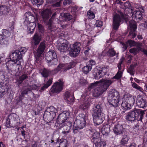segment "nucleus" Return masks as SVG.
<instances>
[{"instance_id": "nucleus-1", "label": "nucleus", "mask_w": 147, "mask_h": 147, "mask_svg": "<svg viewBox=\"0 0 147 147\" xmlns=\"http://www.w3.org/2000/svg\"><path fill=\"white\" fill-rule=\"evenodd\" d=\"M102 109L100 105H97L91 110L94 122L97 125L102 123L105 119V114L102 112Z\"/></svg>"}, {"instance_id": "nucleus-2", "label": "nucleus", "mask_w": 147, "mask_h": 147, "mask_svg": "<svg viewBox=\"0 0 147 147\" xmlns=\"http://www.w3.org/2000/svg\"><path fill=\"white\" fill-rule=\"evenodd\" d=\"M144 114V111L140 109H135L127 114L125 119L127 121H134L135 120L138 121H142Z\"/></svg>"}, {"instance_id": "nucleus-3", "label": "nucleus", "mask_w": 147, "mask_h": 147, "mask_svg": "<svg viewBox=\"0 0 147 147\" xmlns=\"http://www.w3.org/2000/svg\"><path fill=\"white\" fill-rule=\"evenodd\" d=\"M96 82L100 83V86L95 90L94 94L95 96L98 97L107 90L113 82V81L111 79H102Z\"/></svg>"}, {"instance_id": "nucleus-4", "label": "nucleus", "mask_w": 147, "mask_h": 147, "mask_svg": "<svg viewBox=\"0 0 147 147\" xmlns=\"http://www.w3.org/2000/svg\"><path fill=\"white\" fill-rule=\"evenodd\" d=\"M119 94L117 91L113 89L109 92L107 98L108 101L114 107H117L119 105Z\"/></svg>"}, {"instance_id": "nucleus-5", "label": "nucleus", "mask_w": 147, "mask_h": 147, "mask_svg": "<svg viewBox=\"0 0 147 147\" xmlns=\"http://www.w3.org/2000/svg\"><path fill=\"white\" fill-rule=\"evenodd\" d=\"M19 124L18 116L15 113L11 114L6 118L5 126L8 128L15 127Z\"/></svg>"}, {"instance_id": "nucleus-6", "label": "nucleus", "mask_w": 147, "mask_h": 147, "mask_svg": "<svg viewBox=\"0 0 147 147\" xmlns=\"http://www.w3.org/2000/svg\"><path fill=\"white\" fill-rule=\"evenodd\" d=\"M64 82L62 80L60 79L55 82L52 86L49 91V94L52 95L54 94H58L63 90Z\"/></svg>"}, {"instance_id": "nucleus-7", "label": "nucleus", "mask_w": 147, "mask_h": 147, "mask_svg": "<svg viewBox=\"0 0 147 147\" xmlns=\"http://www.w3.org/2000/svg\"><path fill=\"white\" fill-rule=\"evenodd\" d=\"M45 59L49 66L56 65L58 62L56 53L54 51H49L45 55Z\"/></svg>"}, {"instance_id": "nucleus-8", "label": "nucleus", "mask_w": 147, "mask_h": 147, "mask_svg": "<svg viewBox=\"0 0 147 147\" xmlns=\"http://www.w3.org/2000/svg\"><path fill=\"white\" fill-rule=\"evenodd\" d=\"M27 50V49L25 47H21L18 50L12 51L11 52L12 53L11 57L13 58H15L16 57L18 59V64H19L20 62H23V55L26 52Z\"/></svg>"}, {"instance_id": "nucleus-9", "label": "nucleus", "mask_w": 147, "mask_h": 147, "mask_svg": "<svg viewBox=\"0 0 147 147\" xmlns=\"http://www.w3.org/2000/svg\"><path fill=\"white\" fill-rule=\"evenodd\" d=\"M120 16L117 14H115L113 18V27L114 30L118 29L121 21L125 20L126 21V17L123 13H121Z\"/></svg>"}, {"instance_id": "nucleus-10", "label": "nucleus", "mask_w": 147, "mask_h": 147, "mask_svg": "<svg viewBox=\"0 0 147 147\" xmlns=\"http://www.w3.org/2000/svg\"><path fill=\"white\" fill-rule=\"evenodd\" d=\"M25 19V23L29 24L32 25V28H30L32 30H34L36 26V24L34 22L37 20V18L35 17L33 14H32L30 12H26L24 15Z\"/></svg>"}, {"instance_id": "nucleus-11", "label": "nucleus", "mask_w": 147, "mask_h": 147, "mask_svg": "<svg viewBox=\"0 0 147 147\" xmlns=\"http://www.w3.org/2000/svg\"><path fill=\"white\" fill-rule=\"evenodd\" d=\"M86 117L83 114L80 115L79 118L75 120L73 127L80 129H83L85 125Z\"/></svg>"}, {"instance_id": "nucleus-12", "label": "nucleus", "mask_w": 147, "mask_h": 147, "mask_svg": "<svg viewBox=\"0 0 147 147\" xmlns=\"http://www.w3.org/2000/svg\"><path fill=\"white\" fill-rule=\"evenodd\" d=\"M81 44L78 42H76L72 45L69 52V55L72 57L77 56L80 51Z\"/></svg>"}, {"instance_id": "nucleus-13", "label": "nucleus", "mask_w": 147, "mask_h": 147, "mask_svg": "<svg viewBox=\"0 0 147 147\" xmlns=\"http://www.w3.org/2000/svg\"><path fill=\"white\" fill-rule=\"evenodd\" d=\"M11 34L9 30L3 29L2 30V34L0 35V38L1 39V42L5 45L8 44L10 39Z\"/></svg>"}, {"instance_id": "nucleus-14", "label": "nucleus", "mask_w": 147, "mask_h": 147, "mask_svg": "<svg viewBox=\"0 0 147 147\" xmlns=\"http://www.w3.org/2000/svg\"><path fill=\"white\" fill-rule=\"evenodd\" d=\"M130 32L129 34V36L131 38H134L136 36L137 33L136 29L137 25L136 22L133 20H131L129 22Z\"/></svg>"}, {"instance_id": "nucleus-15", "label": "nucleus", "mask_w": 147, "mask_h": 147, "mask_svg": "<svg viewBox=\"0 0 147 147\" xmlns=\"http://www.w3.org/2000/svg\"><path fill=\"white\" fill-rule=\"evenodd\" d=\"M144 12V8L143 6H141L138 8L137 10L133 12L131 11L132 18L135 19H142L143 18V13Z\"/></svg>"}, {"instance_id": "nucleus-16", "label": "nucleus", "mask_w": 147, "mask_h": 147, "mask_svg": "<svg viewBox=\"0 0 147 147\" xmlns=\"http://www.w3.org/2000/svg\"><path fill=\"white\" fill-rule=\"evenodd\" d=\"M11 54L12 53L10 52L9 54V57H10L11 60L8 61L6 63L7 68L9 72L11 70L14 64H16L17 65H20L21 63H22V62H20L19 64H18V58L16 57L15 58H12L11 57Z\"/></svg>"}, {"instance_id": "nucleus-17", "label": "nucleus", "mask_w": 147, "mask_h": 147, "mask_svg": "<svg viewBox=\"0 0 147 147\" xmlns=\"http://www.w3.org/2000/svg\"><path fill=\"white\" fill-rule=\"evenodd\" d=\"M69 114V112L67 111H64L58 116L57 118L58 121L59 123L62 124L64 123L68 117Z\"/></svg>"}, {"instance_id": "nucleus-18", "label": "nucleus", "mask_w": 147, "mask_h": 147, "mask_svg": "<svg viewBox=\"0 0 147 147\" xmlns=\"http://www.w3.org/2000/svg\"><path fill=\"white\" fill-rule=\"evenodd\" d=\"M72 67V65L71 63L66 64L60 63L54 71H55V73H57L61 69H64V71H66L67 70L70 69Z\"/></svg>"}, {"instance_id": "nucleus-19", "label": "nucleus", "mask_w": 147, "mask_h": 147, "mask_svg": "<svg viewBox=\"0 0 147 147\" xmlns=\"http://www.w3.org/2000/svg\"><path fill=\"white\" fill-rule=\"evenodd\" d=\"M107 55L108 57L107 59L108 60L111 62L114 60V59L112 57L116 55L117 57H118V53H117L114 50L113 48H110L109 50L106 52Z\"/></svg>"}, {"instance_id": "nucleus-20", "label": "nucleus", "mask_w": 147, "mask_h": 147, "mask_svg": "<svg viewBox=\"0 0 147 147\" xmlns=\"http://www.w3.org/2000/svg\"><path fill=\"white\" fill-rule=\"evenodd\" d=\"M63 43L58 46V49L61 52H65L68 50L69 46L68 45L66 40L63 39Z\"/></svg>"}, {"instance_id": "nucleus-21", "label": "nucleus", "mask_w": 147, "mask_h": 147, "mask_svg": "<svg viewBox=\"0 0 147 147\" xmlns=\"http://www.w3.org/2000/svg\"><path fill=\"white\" fill-rule=\"evenodd\" d=\"M136 104L139 107L144 108L147 105V102L140 96H138L136 100Z\"/></svg>"}, {"instance_id": "nucleus-22", "label": "nucleus", "mask_w": 147, "mask_h": 147, "mask_svg": "<svg viewBox=\"0 0 147 147\" xmlns=\"http://www.w3.org/2000/svg\"><path fill=\"white\" fill-rule=\"evenodd\" d=\"M107 72V69L105 67H102L96 73L95 76V79L98 80L103 77L106 74Z\"/></svg>"}, {"instance_id": "nucleus-23", "label": "nucleus", "mask_w": 147, "mask_h": 147, "mask_svg": "<svg viewBox=\"0 0 147 147\" xmlns=\"http://www.w3.org/2000/svg\"><path fill=\"white\" fill-rule=\"evenodd\" d=\"M52 13L51 11L49 9H45L42 11L41 14L45 22H47Z\"/></svg>"}, {"instance_id": "nucleus-24", "label": "nucleus", "mask_w": 147, "mask_h": 147, "mask_svg": "<svg viewBox=\"0 0 147 147\" xmlns=\"http://www.w3.org/2000/svg\"><path fill=\"white\" fill-rule=\"evenodd\" d=\"M57 111L56 109L53 106H51L47 108L45 111L44 115L45 116L47 115H52L53 116L55 115V113Z\"/></svg>"}, {"instance_id": "nucleus-25", "label": "nucleus", "mask_w": 147, "mask_h": 147, "mask_svg": "<svg viewBox=\"0 0 147 147\" xmlns=\"http://www.w3.org/2000/svg\"><path fill=\"white\" fill-rule=\"evenodd\" d=\"M46 47V44L45 41L41 42L37 50V54L38 57H40L44 52Z\"/></svg>"}, {"instance_id": "nucleus-26", "label": "nucleus", "mask_w": 147, "mask_h": 147, "mask_svg": "<svg viewBox=\"0 0 147 147\" xmlns=\"http://www.w3.org/2000/svg\"><path fill=\"white\" fill-rule=\"evenodd\" d=\"M72 16L68 13H62L59 16V20L61 22L64 21H67L71 20Z\"/></svg>"}, {"instance_id": "nucleus-27", "label": "nucleus", "mask_w": 147, "mask_h": 147, "mask_svg": "<svg viewBox=\"0 0 147 147\" xmlns=\"http://www.w3.org/2000/svg\"><path fill=\"white\" fill-rule=\"evenodd\" d=\"M123 99L127 102L132 106L133 105L135 102L134 97L129 94L125 95Z\"/></svg>"}, {"instance_id": "nucleus-28", "label": "nucleus", "mask_w": 147, "mask_h": 147, "mask_svg": "<svg viewBox=\"0 0 147 147\" xmlns=\"http://www.w3.org/2000/svg\"><path fill=\"white\" fill-rule=\"evenodd\" d=\"M64 98L66 100L67 102H73L74 101V98L72 95H71L69 91H67L65 92L64 95Z\"/></svg>"}, {"instance_id": "nucleus-29", "label": "nucleus", "mask_w": 147, "mask_h": 147, "mask_svg": "<svg viewBox=\"0 0 147 147\" xmlns=\"http://www.w3.org/2000/svg\"><path fill=\"white\" fill-rule=\"evenodd\" d=\"M113 131L116 135H119L123 133V129L121 125L118 124L114 126Z\"/></svg>"}, {"instance_id": "nucleus-30", "label": "nucleus", "mask_w": 147, "mask_h": 147, "mask_svg": "<svg viewBox=\"0 0 147 147\" xmlns=\"http://www.w3.org/2000/svg\"><path fill=\"white\" fill-rule=\"evenodd\" d=\"M72 126L71 123V122H67L65 124V125L63 126V130L62 133L64 134H68L71 129Z\"/></svg>"}, {"instance_id": "nucleus-31", "label": "nucleus", "mask_w": 147, "mask_h": 147, "mask_svg": "<svg viewBox=\"0 0 147 147\" xmlns=\"http://www.w3.org/2000/svg\"><path fill=\"white\" fill-rule=\"evenodd\" d=\"M32 38V43L35 45H37L39 43L41 39L40 36L36 33L35 34Z\"/></svg>"}, {"instance_id": "nucleus-32", "label": "nucleus", "mask_w": 147, "mask_h": 147, "mask_svg": "<svg viewBox=\"0 0 147 147\" xmlns=\"http://www.w3.org/2000/svg\"><path fill=\"white\" fill-rule=\"evenodd\" d=\"M58 12H55L53 13L51 18H50L49 22L47 23V24L48 26V29L50 30L51 31L55 30V29H53L54 28L53 27V25L52 24V19H54L55 18L56 15L57 14Z\"/></svg>"}, {"instance_id": "nucleus-33", "label": "nucleus", "mask_w": 147, "mask_h": 147, "mask_svg": "<svg viewBox=\"0 0 147 147\" xmlns=\"http://www.w3.org/2000/svg\"><path fill=\"white\" fill-rule=\"evenodd\" d=\"M100 140V139L99 137V134L98 132H96L93 134L92 141L95 145H96L97 143Z\"/></svg>"}, {"instance_id": "nucleus-34", "label": "nucleus", "mask_w": 147, "mask_h": 147, "mask_svg": "<svg viewBox=\"0 0 147 147\" xmlns=\"http://www.w3.org/2000/svg\"><path fill=\"white\" fill-rule=\"evenodd\" d=\"M121 106L123 109L125 111L130 109L132 106L130 104L123 99L121 104Z\"/></svg>"}, {"instance_id": "nucleus-35", "label": "nucleus", "mask_w": 147, "mask_h": 147, "mask_svg": "<svg viewBox=\"0 0 147 147\" xmlns=\"http://www.w3.org/2000/svg\"><path fill=\"white\" fill-rule=\"evenodd\" d=\"M60 142L59 147H67L68 141L65 139H62L60 140L57 139V140L56 144Z\"/></svg>"}, {"instance_id": "nucleus-36", "label": "nucleus", "mask_w": 147, "mask_h": 147, "mask_svg": "<svg viewBox=\"0 0 147 147\" xmlns=\"http://www.w3.org/2000/svg\"><path fill=\"white\" fill-rule=\"evenodd\" d=\"M110 131V126L108 125H104L101 129V132L103 135L108 134Z\"/></svg>"}, {"instance_id": "nucleus-37", "label": "nucleus", "mask_w": 147, "mask_h": 147, "mask_svg": "<svg viewBox=\"0 0 147 147\" xmlns=\"http://www.w3.org/2000/svg\"><path fill=\"white\" fill-rule=\"evenodd\" d=\"M91 102L90 99H87L82 105L81 108L83 110L87 109L89 107Z\"/></svg>"}, {"instance_id": "nucleus-38", "label": "nucleus", "mask_w": 147, "mask_h": 147, "mask_svg": "<svg viewBox=\"0 0 147 147\" xmlns=\"http://www.w3.org/2000/svg\"><path fill=\"white\" fill-rule=\"evenodd\" d=\"M131 86L133 88L138 90L142 93H144V90L143 88L135 82H131Z\"/></svg>"}, {"instance_id": "nucleus-39", "label": "nucleus", "mask_w": 147, "mask_h": 147, "mask_svg": "<svg viewBox=\"0 0 147 147\" xmlns=\"http://www.w3.org/2000/svg\"><path fill=\"white\" fill-rule=\"evenodd\" d=\"M52 78H51L47 82L46 84H44L43 86L42 87L41 90L42 91L44 90L51 85L52 84Z\"/></svg>"}, {"instance_id": "nucleus-40", "label": "nucleus", "mask_w": 147, "mask_h": 147, "mask_svg": "<svg viewBox=\"0 0 147 147\" xmlns=\"http://www.w3.org/2000/svg\"><path fill=\"white\" fill-rule=\"evenodd\" d=\"M7 7L5 5L0 6V14L2 15L8 12Z\"/></svg>"}, {"instance_id": "nucleus-41", "label": "nucleus", "mask_w": 147, "mask_h": 147, "mask_svg": "<svg viewBox=\"0 0 147 147\" xmlns=\"http://www.w3.org/2000/svg\"><path fill=\"white\" fill-rule=\"evenodd\" d=\"M92 68V67L89 64L87 65L86 66L83 68V71L85 74H87L91 71Z\"/></svg>"}, {"instance_id": "nucleus-42", "label": "nucleus", "mask_w": 147, "mask_h": 147, "mask_svg": "<svg viewBox=\"0 0 147 147\" xmlns=\"http://www.w3.org/2000/svg\"><path fill=\"white\" fill-rule=\"evenodd\" d=\"M33 5H37V7L41 5L43 3V0H31Z\"/></svg>"}, {"instance_id": "nucleus-43", "label": "nucleus", "mask_w": 147, "mask_h": 147, "mask_svg": "<svg viewBox=\"0 0 147 147\" xmlns=\"http://www.w3.org/2000/svg\"><path fill=\"white\" fill-rule=\"evenodd\" d=\"M129 139V138L127 135L124 136L121 140V144L123 145L127 144Z\"/></svg>"}, {"instance_id": "nucleus-44", "label": "nucleus", "mask_w": 147, "mask_h": 147, "mask_svg": "<svg viewBox=\"0 0 147 147\" xmlns=\"http://www.w3.org/2000/svg\"><path fill=\"white\" fill-rule=\"evenodd\" d=\"M97 145H95L97 147H106V144L105 141H100V140L97 142Z\"/></svg>"}, {"instance_id": "nucleus-45", "label": "nucleus", "mask_w": 147, "mask_h": 147, "mask_svg": "<svg viewBox=\"0 0 147 147\" xmlns=\"http://www.w3.org/2000/svg\"><path fill=\"white\" fill-rule=\"evenodd\" d=\"M123 74L122 71H118L116 75L113 77V79L117 80L119 79L122 77Z\"/></svg>"}, {"instance_id": "nucleus-46", "label": "nucleus", "mask_w": 147, "mask_h": 147, "mask_svg": "<svg viewBox=\"0 0 147 147\" xmlns=\"http://www.w3.org/2000/svg\"><path fill=\"white\" fill-rule=\"evenodd\" d=\"M50 73V71L45 69H44L42 73V75L44 77H47Z\"/></svg>"}, {"instance_id": "nucleus-47", "label": "nucleus", "mask_w": 147, "mask_h": 147, "mask_svg": "<svg viewBox=\"0 0 147 147\" xmlns=\"http://www.w3.org/2000/svg\"><path fill=\"white\" fill-rule=\"evenodd\" d=\"M142 43L140 42H137L135 43V46H136L137 47V48L138 50V51H140L143 52V50H144V49H142L141 47L142 45Z\"/></svg>"}, {"instance_id": "nucleus-48", "label": "nucleus", "mask_w": 147, "mask_h": 147, "mask_svg": "<svg viewBox=\"0 0 147 147\" xmlns=\"http://www.w3.org/2000/svg\"><path fill=\"white\" fill-rule=\"evenodd\" d=\"M87 14L88 16L89 19H93L95 17L94 13L91 11H88L87 12Z\"/></svg>"}, {"instance_id": "nucleus-49", "label": "nucleus", "mask_w": 147, "mask_h": 147, "mask_svg": "<svg viewBox=\"0 0 147 147\" xmlns=\"http://www.w3.org/2000/svg\"><path fill=\"white\" fill-rule=\"evenodd\" d=\"M28 76L25 74L21 76L19 78V82L21 83L23 81L27 78Z\"/></svg>"}, {"instance_id": "nucleus-50", "label": "nucleus", "mask_w": 147, "mask_h": 147, "mask_svg": "<svg viewBox=\"0 0 147 147\" xmlns=\"http://www.w3.org/2000/svg\"><path fill=\"white\" fill-rule=\"evenodd\" d=\"M139 51H138V49L135 48L131 49L129 50V51L130 53H133L134 55L136 54Z\"/></svg>"}, {"instance_id": "nucleus-51", "label": "nucleus", "mask_w": 147, "mask_h": 147, "mask_svg": "<svg viewBox=\"0 0 147 147\" xmlns=\"http://www.w3.org/2000/svg\"><path fill=\"white\" fill-rule=\"evenodd\" d=\"M103 25V22L102 21L100 20H97L96 22V23L95 24V26L96 27H100Z\"/></svg>"}, {"instance_id": "nucleus-52", "label": "nucleus", "mask_w": 147, "mask_h": 147, "mask_svg": "<svg viewBox=\"0 0 147 147\" xmlns=\"http://www.w3.org/2000/svg\"><path fill=\"white\" fill-rule=\"evenodd\" d=\"M30 91V89L29 88H27L26 89L23 91L21 93V96H23L24 94H27L28 93V92Z\"/></svg>"}, {"instance_id": "nucleus-53", "label": "nucleus", "mask_w": 147, "mask_h": 147, "mask_svg": "<svg viewBox=\"0 0 147 147\" xmlns=\"http://www.w3.org/2000/svg\"><path fill=\"white\" fill-rule=\"evenodd\" d=\"M135 43L136 42L131 40H129L127 42V44L131 47L133 46H134L135 45Z\"/></svg>"}, {"instance_id": "nucleus-54", "label": "nucleus", "mask_w": 147, "mask_h": 147, "mask_svg": "<svg viewBox=\"0 0 147 147\" xmlns=\"http://www.w3.org/2000/svg\"><path fill=\"white\" fill-rule=\"evenodd\" d=\"M38 86H36L35 84H34L32 85L31 86H30V90H38Z\"/></svg>"}, {"instance_id": "nucleus-55", "label": "nucleus", "mask_w": 147, "mask_h": 147, "mask_svg": "<svg viewBox=\"0 0 147 147\" xmlns=\"http://www.w3.org/2000/svg\"><path fill=\"white\" fill-rule=\"evenodd\" d=\"M80 84L83 85H84L87 84V81L85 79H81L80 80Z\"/></svg>"}, {"instance_id": "nucleus-56", "label": "nucleus", "mask_w": 147, "mask_h": 147, "mask_svg": "<svg viewBox=\"0 0 147 147\" xmlns=\"http://www.w3.org/2000/svg\"><path fill=\"white\" fill-rule=\"evenodd\" d=\"M88 63V64H89V65L92 67V65H94L95 64V62L93 60H90L89 61V63Z\"/></svg>"}, {"instance_id": "nucleus-57", "label": "nucleus", "mask_w": 147, "mask_h": 147, "mask_svg": "<svg viewBox=\"0 0 147 147\" xmlns=\"http://www.w3.org/2000/svg\"><path fill=\"white\" fill-rule=\"evenodd\" d=\"M95 84L93 83L92 84L88 87V91H90L92 89L94 88Z\"/></svg>"}, {"instance_id": "nucleus-58", "label": "nucleus", "mask_w": 147, "mask_h": 147, "mask_svg": "<svg viewBox=\"0 0 147 147\" xmlns=\"http://www.w3.org/2000/svg\"><path fill=\"white\" fill-rule=\"evenodd\" d=\"M38 29L40 31H42L43 29V27L40 24L38 23Z\"/></svg>"}, {"instance_id": "nucleus-59", "label": "nucleus", "mask_w": 147, "mask_h": 147, "mask_svg": "<svg viewBox=\"0 0 147 147\" xmlns=\"http://www.w3.org/2000/svg\"><path fill=\"white\" fill-rule=\"evenodd\" d=\"M61 5V2L60 1H59L58 2H57L55 4H54L53 5V6L54 7H59Z\"/></svg>"}, {"instance_id": "nucleus-60", "label": "nucleus", "mask_w": 147, "mask_h": 147, "mask_svg": "<svg viewBox=\"0 0 147 147\" xmlns=\"http://www.w3.org/2000/svg\"><path fill=\"white\" fill-rule=\"evenodd\" d=\"M71 2V0H65L63 2L64 5H66L67 4H69Z\"/></svg>"}, {"instance_id": "nucleus-61", "label": "nucleus", "mask_w": 147, "mask_h": 147, "mask_svg": "<svg viewBox=\"0 0 147 147\" xmlns=\"http://www.w3.org/2000/svg\"><path fill=\"white\" fill-rule=\"evenodd\" d=\"M73 132L74 133H76L78 130H80V129L79 128H75V127H73Z\"/></svg>"}, {"instance_id": "nucleus-62", "label": "nucleus", "mask_w": 147, "mask_h": 147, "mask_svg": "<svg viewBox=\"0 0 147 147\" xmlns=\"http://www.w3.org/2000/svg\"><path fill=\"white\" fill-rule=\"evenodd\" d=\"M129 147H136V145L135 143H133L130 145Z\"/></svg>"}, {"instance_id": "nucleus-63", "label": "nucleus", "mask_w": 147, "mask_h": 147, "mask_svg": "<svg viewBox=\"0 0 147 147\" xmlns=\"http://www.w3.org/2000/svg\"><path fill=\"white\" fill-rule=\"evenodd\" d=\"M144 27L145 29H147V20L146 21L144 22Z\"/></svg>"}, {"instance_id": "nucleus-64", "label": "nucleus", "mask_w": 147, "mask_h": 147, "mask_svg": "<svg viewBox=\"0 0 147 147\" xmlns=\"http://www.w3.org/2000/svg\"><path fill=\"white\" fill-rule=\"evenodd\" d=\"M123 59H121L119 63H118V65H121V64L122 63V62L123 61Z\"/></svg>"}]
</instances>
